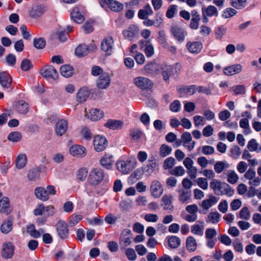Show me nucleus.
<instances>
[{"mask_svg":"<svg viewBox=\"0 0 261 261\" xmlns=\"http://www.w3.org/2000/svg\"><path fill=\"white\" fill-rule=\"evenodd\" d=\"M104 178V172L99 168H92L89 174L88 181L92 186L99 184Z\"/></svg>","mask_w":261,"mask_h":261,"instance_id":"1","label":"nucleus"},{"mask_svg":"<svg viewBox=\"0 0 261 261\" xmlns=\"http://www.w3.org/2000/svg\"><path fill=\"white\" fill-rule=\"evenodd\" d=\"M219 198L213 195H210L208 198L203 200L199 204L200 209L199 212L202 214H205L208 210L219 201Z\"/></svg>","mask_w":261,"mask_h":261,"instance_id":"2","label":"nucleus"},{"mask_svg":"<svg viewBox=\"0 0 261 261\" xmlns=\"http://www.w3.org/2000/svg\"><path fill=\"white\" fill-rule=\"evenodd\" d=\"M132 233L130 229L123 230L120 234L119 245L121 249H124L132 243Z\"/></svg>","mask_w":261,"mask_h":261,"instance_id":"3","label":"nucleus"},{"mask_svg":"<svg viewBox=\"0 0 261 261\" xmlns=\"http://www.w3.org/2000/svg\"><path fill=\"white\" fill-rule=\"evenodd\" d=\"M134 84L142 90L150 89L153 87V82L148 78L138 76L134 79Z\"/></svg>","mask_w":261,"mask_h":261,"instance_id":"4","label":"nucleus"},{"mask_svg":"<svg viewBox=\"0 0 261 261\" xmlns=\"http://www.w3.org/2000/svg\"><path fill=\"white\" fill-rule=\"evenodd\" d=\"M93 146L97 152H101L106 149L108 145V141L103 136L97 135L93 139Z\"/></svg>","mask_w":261,"mask_h":261,"instance_id":"5","label":"nucleus"},{"mask_svg":"<svg viewBox=\"0 0 261 261\" xmlns=\"http://www.w3.org/2000/svg\"><path fill=\"white\" fill-rule=\"evenodd\" d=\"M116 166L117 169L124 174L129 173L134 168L133 163L130 160L119 161L117 162Z\"/></svg>","mask_w":261,"mask_h":261,"instance_id":"6","label":"nucleus"},{"mask_svg":"<svg viewBox=\"0 0 261 261\" xmlns=\"http://www.w3.org/2000/svg\"><path fill=\"white\" fill-rule=\"evenodd\" d=\"M40 74L47 79L57 80L59 74L56 69L52 66H46L40 70Z\"/></svg>","mask_w":261,"mask_h":261,"instance_id":"7","label":"nucleus"},{"mask_svg":"<svg viewBox=\"0 0 261 261\" xmlns=\"http://www.w3.org/2000/svg\"><path fill=\"white\" fill-rule=\"evenodd\" d=\"M70 154L76 158H83L85 156L87 153V150L84 146L74 144L71 146L69 149Z\"/></svg>","mask_w":261,"mask_h":261,"instance_id":"8","label":"nucleus"},{"mask_svg":"<svg viewBox=\"0 0 261 261\" xmlns=\"http://www.w3.org/2000/svg\"><path fill=\"white\" fill-rule=\"evenodd\" d=\"M110 83L111 79L108 72L101 74L96 80V85L99 89H106L110 86Z\"/></svg>","mask_w":261,"mask_h":261,"instance_id":"9","label":"nucleus"},{"mask_svg":"<svg viewBox=\"0 0 261 261\" xmlns=\"http://www.w3.org/2000/svg\"><path fill=\"white\" fill-rule=\"evenodd\" d=\"M163 187L160 181L153 180L150 185V192L154 198L160 197L163 193Z\"/></svg>","mask_w":261,"mask_h":261,"instance_id":"10","label":"nucleus"},{"mask_svg":"<svg viewBox=\"0 0 261 261\" xmlns=\"http://www.w3.org/2000/svg\"><path fill=\"white\" fill-rule=\"evenodd\" d=\"M114 40L112 37H106L101 43V49L107 54L111 55L113 50Z\"/></svg>","mask_w":261,"mask_h":261,"instance_id":"11","label":"nucleus"},{"mask_svg":"<svg viewBox=\"0 0 261 261\" xmlns=\"http://www.w3.org/2000/svg\"><path fill=\"white\" fill-rule=\"evenodd\" d=\"M68 128V124L66 120H59L55 125V133L58 136H63Z\"/></svg>","mask_w":261,"mask_h":261,"instance_id":"12","label":"nucleus"},{"mask_svg":"<svg viewBox=\"0 0 261 261\" xmlns=\"http://www.w3.org/2000/svg\"><path fill=\"white\" fill-rule=\"evenodd\" d=\"M56 230L60 238L62 239L67 238L68 229L67 224L65 221L63 220L59 221L56 224Z\"/></svg>","mask_w":261,"mask_h":261,"instance_id":"13","label":"nucleus"},{"mask_svg":"<svg viewBox=\"0 0 261 261\" xmlns=\"http://www.w3.org/2000/svg\"><path fill=\"white\" fill-rule=\"evenodd\" d=\"M243 67L240 64H236L224 68L223 73L227 76L239 74L242 71Z\"/></svg>","mask_w":261,"mask_h":261,"instance_id":"14","label":"nucleus"},{"mask_svg":"<svg viewBox=\"0 0 261 261\" xmlns=\"http://www.w3.org/2000/svg\"><path fill=\"white\" fill-rule=\"evenodd\" d=\"M225 185V182H222L217 179H213L210 182V187L216 195H222Z\"/></svg>","mask_w":261,"mask_h":261,"instance_id":"15","label":"nucleus"},{"mask_svg":"<svg viewBox=\"0 0 261 261\" xmlns=\"http://www.w3.org/2000/svg\"><path fill=\"white\" fill-rule=\"evenodd\" d=\"M14 108L18 113L24 114L29 111V106L28 102L21 99L15 102Z\"/></svg>","mask_w":261,"mask_h":261,"instance_id":"16","label":"nucleus"},{"mask_svg":"<svg viewBox=\"0 0 261 261\" xmlns=\"http://www.w3.org/2000/svg\"><path fill=\"white\" fill-rule=\"evenodd\" d=\"M85 115L86 117H87L92 121H97L102 118L104 116V113L102 111L99 109H91L89 111V114L87 113L86 110L85 109Z\"/></svg>","mask_w":261,"mask_h":261,"instance_id":"17","label":"nucleus"},{"mask_svg":"<svg viewBox=\"0 0 261 261\" xmlns=\"http://www.w3.org/2000/svg\"><path fill=\"white\" fill-rule=\"evenodd\" d=\"M14 253V247L13 244L10 243H4L3 246L2 255L6 258H10Z\"/></svg>","mask_w":261,"mask_h":261,"instance_id":"18","label":"nucleus"},{"mask_svg":"<svg viewBox=\"0 0 261 261\" xmlns=\"http://www.w3.org/2000/svg\"><path fill=\"white\" fill-rule=\"evenodd\" d=\"M124 125V122L121 120L109 119L105 124V126L113 130L121 129Z\"/></svg>","mask_w":261,"mask_h":261,"instance_id":"19","label":"nucleus"},{"mask_svg":"<svg viewBox=\"0 0 261 261\" xmlns=\"http://www.w3.org/2000/svg\"><path fill=\"white\" fill-rule=\"evenodd\" d=\"M113 158V155L106 154L100 159V164L107 169H111L114 162Z\"/></svg>","mask_w":261,"mask_h":261,"instance_id":"20","label":"nucleus"},{"mask_svg":"<svg viewBox=\"0 0 261 261\" xmlns=\"http://www.w3.org/2000/svg\"><path fill=\"white\" fill-rule=\"evenodd\" d=\"M171 31L178 41L182 42L184 40L186 33L182 29L177 26H173L172 27Z\"/></svg>","mask_w":261,"mask_h":261,"instance_id":"21","label":"nucleus"},{"mask_svg":"<svg viewBox=\"0 0 261 261\" xmlns=\"http://www.w3.org/2000/svg\"><path fill=\"white\" fill-rule=\"evenodd\" d=\"M153 14V11L149 4L146 5L143 9L139 10L138 17L141 19H146L148 16Z\"/></svg>","mask_w":261,"mask_h":261,"instance_id":"22","label":"nucleus"},{"mask_svg":"<svg viewBox=\"0 0 261 261\" xmlns=\"http://www.w3.org/2000/svg\"><path fill=\"white\" fill-rule=\"evenodd\" d=\"M194 162L189 158H186L184 161V165L188 170V173L191 178L195 177V169L193 167Z\"/></svg>","mask_w":261,"mask_h":261,"instance_id":"23","label":"nucleus"},{"mask_svg":"<svg viewBox=\"0 0 261 261\" xmlns=\"http://www.w3.org/2000/svg\"><path fill=\"white\" fill-rule=\"evenodd\" d=\"M12 79L10 75L6 72L0 73V84L4 88H8L10 86Z\"/></svg>","mask_w":261,"mask_h":261,"instance_id":"24","label":"nucleus"},{"mask_svg":"<svg viewBox=\"0 0 261 261\" xmlns=\"http://www.w3.org/2000/svg\"><path fill=\"white\" fill-rule=\"evenodd\" d=\"M27 163V158L25 154L21 153L17 155L15 160V167L18 169L24 168Z\"/></svg>","mask_w":261,"mask_h":261,"instance_id":"25","label":"nucleus"},{"mask_svg":"<svg viewBox=\"0 0 261 261\" xmlns=\"http://www.w3.org/2000/svg\"><path fill=\"white\" fill-rule=\"evenodd\" d=\"M11 211L9 199L7 197L2 198L0 200V212L8 215Z\"/></svg>","mask_w":261,"mask_h":261,"instance_id":"26","label":"nucleus"},{"mask_svg":"<svg viewBox=\"0 0 261 261\" xmlns=\"http://www.w3.org/2000/svg\"><path fill=\"white\" fill-rule=\"evenodd\" d=\"M195 87L194 86L190 87H185L184 86H179L177 87V91L182 96H191L195 92Z\"/></svg>","mask_w":261,"mask_h":261,"instance_id":"27","label":"nucleus"},{"mask_svg":"<svg viewBox=\"0 0 261 261\" xmlns=\"http://www.w3.org/2000/svg\"><path fill=\"white\" fill-rule=\"evenodd\" d=\"M138 28L136 25L130 26L127 30L123 31V34L125 38L132 39L138 34Z\"/></svg>","mask_w":261,"mask_h":261,"instance_id":"28","label":"nucleus"},{"mask_svg":"<svg viewBox=\"0 0 261 261\" xmlns=\"http://www.w3.org/2000/svg\"><path fill=\"white\" fill-rule=\"evenodd\" d=\"M129 135L133 141L138 143L141 141L143 133L140 129L133 128L130 130Z\"/></svg>","mask_w":261,"mask_h":261,"instance_id":"29","label":"nucleus"},{"mask_svg":"<svg viewBox=\"0 0 261 261\" xmlns=\"http://www.w3.org/2000/svg\"><path fill=\"white\" fill-rule=\"evenodd\" d=\"M70 16L71 18L77 23H81L84 20V17L80 13V9L78 7H75L73 9Z\"/></svg>","mask_w":261,"mask_h":261,"instance_id":"30","label":"nucleus"},{"mask_svg":"<svg viewBox=\"0 0 261 261\" xmlns=\"http://www.w3.org/2000/svg\"><path fill=\"white\" fill-rule=\"evenodd\" d=\"M173 196L171 194L164 195L162 198V205L165 210H171L172 205Z\"/></svg>","mask_w":261,"mask_h":261,"instance_id":"31","label":"nucleus"},{"mask_svg":"<svg viewBox=\"0 0 261 261\" xmlns=\"http://www.w3.org/2000/svg\"><path fill=\"white\" fill-rule=\"evenodd\" d=\"M46 193L45 189L42 187H37L35 190L36 197L43 201H46L48 200V196Z\"/></svg>","mask_w":261,"mask_h":261,"instance_id":"32","label":"nucleus"},{"mask_svg":"<svg viewBox=\"0 0 261 261\" xmlns=\"http://www.w3.org/2000/svg\"><path fill=\"white\" fill-rule=\"evenodd\" d=\"M40 170L38 168L30 169L28 173V178L29 181H35L40 178Z\"/></svg>","mask_w":261,"mask_h":261,"instance_id":"33","label":"nucleus"},{"mask_svg":"<svg viewBox=\"0 0 261 261\" xmlns=\"http://www.w3.org/2000/svg\"><path fill=\"white\" fill-rule=\"evenodd\" d=\"M229 164L226 161L217 162L214 165V168L217 173H221L222 171L228 168Z\"/></svg>","mask_w":261,"mask_h":261,"instance_id":"34","label":"nucleus"},{"mask_svg":"<svg viewBox=\"0 0 261 261\" xmlns=\"http://www.w3.org/2000/svg\"><path fill=\"white\" fill-rule=\"evenodd\" d=\"M45 9L41 6H36L32 8L30 11V15L33 18H37L41 16L44 14Z\"/></svg>","mask_w":261,"mask_h":261,"instance_id":"35","label":"nucleus"},{"mask_svg":"<svg viewBox=\"0 0 261 261\" xmlns=\"http://www.w3.org/2000/svg\"><path fill=\"white\" fill-rule=\"evenodd\" d=\"M156 166V162L154 159L149 160L147 165L142 168L143 172L147 175L151 174L154 171Z\"/></svg>","mask_w":261,"mask_h":261,"instance_id":"36","label":"nucleus"},{"mask_svg":"<svg viewBox=\"0 0 261 261\" xmlns=\"http://www.w3.org/2000/svg\"><path fill=\"white\" fill-rule=\"evenodd\" d=\"M162 75L163 79L166 82H168L170 76L173 73V68L171 65H165L162 67Z\"/></svg>","mask_w":261,"mask_h":261,"instance_id":"37","label":"nucleus"},{"mask_svg":"<svg viewBox=\"0 0 261 261\" xmlns=\"http://www.w3.org/2000/svg\"><path fill=\"white\" fill-rule=\"evenodd\" d=\"M247 148L251 152L255 151L259 153L261 151V146L254 139H252L248 142Z\"/></svg>","mask_w":261,"mask_h":261,"instance_id":"38","label":"nucleus"},{"mask_svg":"<svg viewBox=\"0 0 261 261\" xmlns=\"http://www.w3.org/2000/svg\"><path fill=\"white\" fill-rule=\"evenodd\" d=\"M220 218L221 215L219 213L217 212H211L208 215L206 219V222L207 223L216 224L219 222Z\"/></svg>","mask_w":261,"mask_h":261,"instance_id":"39","label":"nucleus"},{"mask_svg":"<svg viewBox=\"0 0 261 261\" xmlns=\"http://www.w3.org/2000/svg\"><path fill=\"white\" fill-rule=\"evenodd\" d=\"M61 74L66 77H69L72 75L73 71L72 67L69 65H64L60 67Z\"/></svg>","mask_w":261,"mask_h":261,"instance_id":"40","label":"nucleus"},{"mask_svg":"<svg viewBox=\"0 0 261 261\" xmlns=\"http://www.w3.org/2000/svg\"><path fill=\"white\" fill-rule=\"evenodd\" d=\"M12 229V221L10 219L4 221L1 226V230L3 233H9Z\"/></svg>","mask_w":261,"mask_h":261,"instance_id":"41","label":"nucleus"},{"mask_svg":"<svg viewBox=\"0 0 261 261\" xmlns=\"http://www.w3.org/2000/svg\"><path fill=\"white\" fill-rule=\"evenodd\" d=\"M203 15L207 16H213L218 15L217 8L214 6H209L206 8H203L202 9Z\"/></svg>","mask_w":261,"mask_h":261,"instance_id":"42","label":"nucleus"},{"mask_svg":"<svg viewBox=\"0 0 261 261\" xmlns=\"http://www.w3.org/2000/svg\"><path fill=\"white\" fill-rule=\"evenodd\" d=\"M89 53L88 46L85 44L79 45L75 49V54L79 57L86 55Z\"/></svg>","mask_w":261,"mask_h":261,"instance_id":"43","label":"nucleus"},{"mask_svg":"<svg viewBox=\"0 0 261 261\" xmlns=\"http://www.w3.org/2000/svg\"><path fill=\"white\" fill-rule=\"evenodd\" d=\"M238 217L246 221L249 220L251 218V213L249 208L247 207H243L239 212Z\"/></svg>","mask_w":261,"mask_h":261,"instance_id":"44","label":"nucleus"},{"mask_svg":"<svg viewBox=\"0 0 261 261\" xmlns=\"http://www.w3.org/2000/svg\"><path fill=\"white\" fill-rule=\"evenodd\" d=\"M227 181L231 184H236L239 180V176L234 170H229L227 173Z\"/></svg>","mask_w":261,"mask_h":261,"instance_id":"45","label":"nucleus"},{"mask_svg":"<svg viewBox=\"0 0 261 261\" xmlns=\"http://www.w3.org/2000/svg\"><path fill=\"white\" fill-rule=\"evenodd\" d=\"M88 170L86 168L83 167L79 169L76 173V177L78 180L84 181L87 176Z\"/></svg>","mask_w":261,"mask_h":261,"instance_id":"46","label":"nucleus"},{"mask_svg":"<svg viewBox=\"0 0 261 261\" xmlns=\"http://www.w3.org/2000/svg\"><path fill=\"white\" fill-rule=\"evenodd\" d=\"M109 7L112 11L116 12H120L123 9V4L115 0H113Z\"/></svg>","mask_w":261,"mask_h":261,"instance_id":"47","label":"nucleus"},{"mask_svg":"<svg viewBox=\"0 0 261 261\" xmlns=\"http://www.w3.org/2000/svg\"><path fill=\"white\" fill-rule=\"evenodd\" d=\"M168 245L172 248H177L180 244V240L176 236H171L168 238Z\"/></svg>","mask_w":261,"mask_h":261,"instance_id":"48","label":"nucleus"},{"mask_svg":"<svg viewBox=\"0 0 261 261\" xmlns=\"http://www.w3.org/2000/svg\"><path fill=\"white\" fill-rule=\"evenodd\" d=\"M247 0H231L230 5L237 9H242L246 7Z\"/></svg>","mask_w":261,"mask_h":261,"instance_id":"49","label":"nucleus"},{"mask_svg":"<svg viewBox=\"0 0 261 261\" xmlns=\"http://www.w3.org/2000/svg\"><path fill=\"white\" fill-rule=\"evenodd\" d=\"M191 194L190 192L185 191H180L179 200L182 203H188L190 202Z\"/></svg>","mask_w":261,"mask_h":261,"instance_id":"50","label":"nucleus"},{"mask_svg":"<svg viewBox=\"0 0 261 261\" xmlns=\"http://www.w3.org/2000/svg\"><path fill=\"white\" fill-rule=\"evenodd\" d=\"M27 232L34 238H38L41 234L39 231L35 229V227L34 225H30L27 226Z\"/></svg>","mask_w":261,"mask_h":261,"instance_id":"51","label":"nucleus"},{"mask_svg":"<svg viewBox=\"0 0 261 261\" xmlns=\"http://www.w3.org/2000/svg\"><path fill=\"white\" fill-rule=\"evenodd\" d=\"M187 248L190 251L196 250V241L193 237H188L186 241Z\"/></svg>","mask_w":261,"mask_h":261,"instance_id":"52","label":"nucleus"},{"mask_svg":"<svg viewBox=\"0 0 261 261\" xmlns=\"http://www.w3.org/2000/svg\"><path fill=\"white\" fill-rule=\"evenodd\" d=\"M158 69V65L154 63H149L144 67V70L149 74L156 73Z\"/></svg>","mask_w":261,"mask_h":261,"instance_id":"53","label":"nucleus"},{"mask_svg":"<svg viewBox=\"0 0 261 261\" xmlns=\"http://www.w3.org/2000/svg\"><path fill=\"white\" fill-rule=\"evenodd\" d=\"M240 126L241 127L244 129V133L248 135L250 133L251 130L249 125V121L248 119L243 118L240 121Z\"/></svg>","mask_w":261,"mask_h":261,"instance_id":"54","label":"nucleus"},{"mask_svg":"<svg viewBox=\"0 0 261 261\" xmlns=\"http://www.w3.org/2000/svg\"><path fill=\"white\" fill-rule=\"evenodd\" d=\"M158 41L163 47H167L168 43L166 40V34L164 31L159 32Z\"/></svg>","mask_w":261,"mask_h":261,"instance_id":"55","label":"nucleus"},{"mask_svg":"<svg viewBox=\"0 0 261 261\" xmlns=\"http://www.w3.org/2000/svg\"><path fill=\"white\" fill-rule=\"evenodd\" d=\"M90 96H91V92L86 87L81 88L77 93V98H87Z\"/></svg>","mask_w":261,"mask_h":261,"instance_id":"56","label":"nucleus"},{"mask_svg":"<svg viewBox=\"0 0 261 261\" xmlns=\"http://www.w3.org/2000/svg\"><path fill=\"white\" fill-rule=\"evenodd\" d=\"M32 67L33 65L30 60L28 59H24L22 60L20 65V68L22 70L27 71Z\"/></svg>","mask_w":261,"mask_h":261,"instance_id":"57","label":"nucleus"},{"mask_svg":"<svg viewBox=\"0 0 261 261\" xmlns=\"http://www.w3.org/2000/svg\"><path fill=\"white\" fill-rule=\"evenodd\" d=\"M170 173L173 175L180 176L185 174V170L182 166H177L171 170Z\"/></svg>","mask_w":261,"mask_h":261,"instance_id":"58","label":"nucleus"},{"mask_svg":"<svg viewBox=\"0 0 261 261\" xmlns=\"http://www.w3.org/2000/svg\"><path fill=\"white\" fill-rule=\"evenodd\" d=\"M80 135L83 139L87 141L90 140L92 136L91 131L87 127L83 128L81 130Z\"/></svg>","mask_w":261,"mask_h":261,"instance_id":"59","label":"nucleus"},{"mask_svg":"<svg viewBox=\"0 0 261 261\" xmlns=\"http://www.w3.org/2000/svg\"><path fill=\"white\" fill-rule=\"evenodd\" d=\"M237 13V11L234 9L227 8L223 11L222 16L223 18H228L235 15Z\"/></svg>","mask_w":261,"mask_h":261,"instance_id":"60","label":"nucleus"},{"mask_svg":"<svg viewBox=\"0 0 261 261\" xmlns=\"http://www.w3.org/2000/svg\"><path fill=\"white\" fill-rule=\"evenodd\" d=\"M125 254L130 261H134L137 258V255L134 249L128 248L125 249Z\"/></svg>","mask_w":261,"mask_h":261,"instance_id":"61","label":"nucleus"},{"mask_svg":"<svg viewBox=\"0 0 261 261\" xmlns=\"http://www.w3.org/2000/svg\"><path fill=\"white\" fill-rule=\"evenodd\" d=\"M82 218L83 217L81 215L73 214L70 217V225L71 226L75 225L82 220Z\"/></svg>","mask_w":261,"mask_h":261,"instance_id":"62","label":"nucleus"},{"mask_svg":"<svg viewBox=\"0 0 261 261\" xmlns=\"http://www.w3.org/2000/svg\"><path fill=\"white\" fill-rule=\"evenodd\" d=\"M21 138L20 133L17 132H12L8 136V139L12 142H18Z\"/></svg>","mask_w":261,"mask_h":261,"instance_id":"63","label":"nucleus"},{"mask_svg":"<svg viewBox=\"0 0 261 261\" xmlns=\"http://www.w3.org/2000/svg\"><path fill=\"white\" fill-rule=\"evenodd\" d=\"M172 151V148L169 146L163 144L160 147V155L165 157L169 155Z\"/></svg>","mask_w":261,"mask_h":261,"instance_id":"64","label":"nucleus"}]
</instances>
